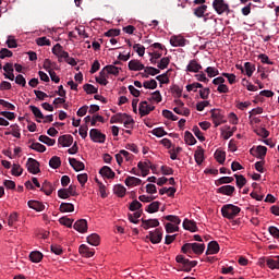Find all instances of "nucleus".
I'll use <instances>...</instances> for the list:
<instances>
[{
    "label": "nucleus",
    "mask_w": 279,
    "mask_h": 279,
    "mask_svg": "<svg viewBox=\"0 0 279 279\" xmlns=\"http://www.w3.org/2000/svg\"><path fill=\"white\" fill-rule=\"evenodd\" d=\"M239 213H241V207L232 204H227L221 207V215L225 219H234Z\"/></svg>",
    "instance_id": "1"
},
{
    "label": "nucleus",
    "mask_w": 279,
    "mask_h": 279,
    "mask_svg": "<svg viewBox=\"0 0 279 279\" xmlns=\"http://www.w3.org/2000/svg\"><path fill=\"white\" fill-rule=\"evenodd\" d=\"M175 260L179 263L181 271L189 272L193 267H197V260L186 259L184 255H178Z\"/></svg>",
    "instance_id": "2"
},
{
    "label": "nucleus",
    "mask_w": 279,
    "mask_h": 279,
    "mask_svg": "<svg viewBox=\"0 0 279 279\" xmlns=\"http://www.w3.org/2000/svg\"><path fill=\"white\" fill-rule=\"evenodd\" d=\"M213 8L215 12L219 15L230 14V4L226 3V0H214Z\"/></svg>",
    "instance_id": "3"
},
{
    "label": "nucleus",
    "mask_w": 279,
    "mask_h": 279,
    "mask_svg": "<svg viewBox=\"0 0 279 279\" xmlns=\"http://www.w3.org/2000/svg\"><path fill=\"white\" fill-rule=\"evenodd\" d=\"M26 168L28 173H33V175L40 173V163L34 158L27 159Z\"/></svg>",
    "instance_id": "4"
},
{
    "label": "nucleus",
    "mask_w": 279,
    "mask_h": 279,
    "mask_svg": "<svg viewBox=\"0 0 279 279\" xmlns=\"http://www.w3.org/2000/svg\"><path fill=\"white\" fill-rule=\"evenodd\" d=\"M213 123L215 128H219L222 123H226V120H223V113H221V110L219 109H211L210 110Z\"/></svg>",
    "instance_id": "5"
},
{
    "label": "nucleus",
    "mask_w": 279,
    "mask_h": 279,
    "mask_svg": "<svg viewBox=\"0 0 279 279\" xmlns=\"http://www.w3.org/2000/svg\"><path fill=\"white\" fill-rule=\"evenodd\" d=\"M251 156L258 158V160H265V156H267V147L266 146H257L250 149Z\"/></svg>",
    "instance_id": "6"
},
{
    "label": "nucleus",
    "mask_w": 279,
    "mask_h": 279,
    "mask_svg": "<svg viewBox=\"0 0 279 279\" xmlns=\"http://www.w3.org/2000/svg\"><path fill=\"white\" fill-rule=\"evenodd\" d=\"M89 138L94 143H106V134L101 133L98 129H92L89 131Z\"/></svg>",
    "instance_id": "7"
},
{
    "label": "nucleus",
    "mask_w": 279,
    "mask_h": 279,
    "mask_svg": "<svg viewBox=\"0 0 279 279\" xmlns=\"http://www.w3.org/2000/svg\"><path fill=\"white\" fill-rule=\"evenodd\" d=\"M146 239H149L154 245L160 243L162 241V229L157 228L155 231H149V235Z\"/></svg>",
    "instance_id": "8"
},
{
    "label": "nucleus",
    "mask_w": 279,
    "mask_h": 279,
    "mask_svg": "<svg viewBox=\"0 0 279 279\" xmlns=\"http://www.w3.org/2000/svg\"><path fill=\"white\" fill-rule=\"evenodd\" d=\"M137 168L142 171L143 178L146 175H149V169H154V166L151 165V161L146 160V161H140L137 163Z\"/></svg>",
    "instance_id": "9"
},
{
    "label": "nucleus",
    "mask_w": 279,
    "mask_h": 279,
    "mask_svg": "<svg viewBox=\"0 0 279 279\" xmlns=\"http://www.w3.org/2000/svg\"><path fill=\"white\" fill-rule=\"evenodd\" d=\"M73 228L76 232L84 234L85 232H88V221H86V219H80L74 223Z\"/></svg>",
    "instance_id": "10"
},
{
    "label": "nucleus",
    "mask_w": 279,
    "mask_h": 279,
    "mask_svg": "<svg viewBox=\"0 0 279 279\" xmlns=\"http://www.w3.org/2000/svg\"><path fill=\"white\" fill-rule=\"evenodd\" d=\"M158 226H160V221H158V219L142 218V228H144V230H149V228H158Z\"/></svg>",
    "instance_id": "11"
},
{
    "label": "nucleus",
    "mask_w": 279,
    "mask_h": 279,
    "mask_svg": "<svg viewBox=\"0 0 279 279\" xmlns=\"http://www.w3.org/2000/svg\"><path fill=\"white\" fill-rule=\"evenodd\" d=\"M78 252L85 258H93V256H95V250H90V247H88L86 244H82L78 247Z\"/></svg>",
    "instance_id": "12"
},
{
    "label": "nucleus",
    "mask_w": 279,
    "mask_h": 279,
    "mask_svg": "<svg viewBox=\"0 0 279 279\" xmlns=\"http://www.w3.org/2000/svg\"><path fill=\"white\" fill-rule=\"evenodd\" d=\"M234 191H236L234 186L223 185L217 190V193H220L221 195H227L228 197H232V195L234 194Z\"/></svg>",
    "instance_id": "13"
},
{
    "label": "nucleus",
    "mask_w": 279,
    "mask_h": 279,
    "mask_svg": "<svg viewBox=\"0 0 279 279\" xmlns=\"http://www.w3.org/2000/svg\"><path fill=\"white\" fill-rule=\"evenodd\" d=\"M170 45L172 47H185L186 46V39L182 36H172L170 38Z\"/></svg>",
    "instance_id": "14"
},
{
    "label": "nucleus",
    "mask_w": 279,
    "mask_h": 279,
    "mask_svg": "<svg viewBox=\"0 0 279 279\" xmlns=\"http://www.w3.org/2000/svg\"><path fill=\"white\" fill-rule=\"evenodd\" d=\"M69 163L74 169V171H84V169H86L84 162L78 161L75 158H69Z\"/></svg>",
    "instance_id": "15"
},
{
    "label": "nucleus",
    "mask_w": 279,
    "mask_h": 279,
    "mask_svg": "<svg viewBox=\"0 0 279 279\" xmlns=\"http://www.w3.org/2000/svg\"><path fill=\"white\" fill-rule=\"evenodd\" d=\"M100 175H102L104 178H108V180H112L114 179V171H112L111 167L108 166H104L100 170H99Z\"/></svg>",
    "instance_id": "16"
},
{
    "label": "nucleus",
    "mask_w": 279,
    "mask_h": 279,
    "mask_svg": "<svg viewBox=\"0 0 279 279\" xmlns=\"http://www.w3.org/2000/svg\"><path fill=\"white\" fill-rule=\"evenodd\" d=\"M58 143L63 147H71L73 145V137L71 135H61L58 138Z\"/></svg>",
    "instance_id": "17"
},
{
    "label": "nucleus",
    "mask_w": 279,
    "mask_h": 279,
    "mask_svg": "<svg viewBox=\"0 0 279 279\" xmlns=\"http://www.w3.org/2000/svg\"><path fill=\"white\" fill-rule=\"evenodd\" d=\"M210 254H219V243L217 241H211L208 243L206 256Z\"/></svg>",
    "instance_id": "18"
},
{
    "label": "nucleus",
    "mask_w": 279,
    "mask_h": 279,
    "mask_svg": "<svg viewBox=\"0 0 279 279\" xmlns=\"http://www.w3.org/2000/svg\"><path fill=\"white\" fill-rule=\"evenodd\" d=\"M266 265L269 269H279V256L266 257Z\"/></svg>",
    "instance_id": "19"
},
{
    "label": "nucleus",
    "mask_w": 279,
    "mask_h": 279,
    "mask_svg": "<svg viewBox=\"0 0 279 279\" xmlns=\"http://www.w3.org/2000/svg\"><path fill=\"white\" fill-rule=\"evenodd\" d=\"M186 71L190 73H199V71H202V65L197 63L196 60H191L186 66Z\"/></svg>",
    "instance_id": "20"
},
{
    "label": "nucleus",
    "mask_w": 279,
    "mask_h": 279,
    "mask_svg": "<svg viewBox=\"0 0 279 279\" xmlns=\"http://www.w3.org/2000/svg\"><path fill=\"white\" fill-rule=\"evenodd\" d=\"M184 230H189L190 232H197V222L194 220L184 219L183 221Z\"/></svg>",
    "instance_id": "21"
},
{
    "label": "nucleus",
    "mask_w": 279,
    "mask_h": 279,
    "mask_svg": "<svg viewBox=\"0 0 279 279\" xmlns=\"http://www.w3.org/2000/svg\"><path fill=\"white\" fill-rule=\"evenodd\" d=\"M27 205L28 207H31L33 210H36L37 213H43V210H45V204L38 201H28Z\"/></svg>",
    "instance_id": "22"
},
{
    "label": "nucleus",
    "mask_w": 279,
    "mask_h": 279,
    "mask_svg": "<svg viewBox=\"0 0 279 279\" xmlns=\"http://www.w3.org/2000/svg\"><path fill=\"white\" fill-rule=\"evenodd\" d=\"M87 243L94 247H97V245L101 243V238L97 233H92L87 236Z\"/></svg>",
    "instance_id": "23"
},
{
    "label": "nucleus",
    "mask_w": 279,
    "mask_h": 279,
    "mask_svg": "<svg viewBox=\"0 0 279 279\" xmlns=\"http://www.w3.org/2000/svg\"><path fill=\"white\" fill-rule=\"evenodd\" d=\"M129 69L130 71H143L145 70V65L138 60H131L129 62Z\"/></svg>",
    "instance_id": "24"
},
{
    "label": "nucleus",
    "mask_w": 279,
    "mask_h": 279,
    "mask_svg": "<svg viewBox=\"0 0 279 279\" xmlns=\"http://www.w3.org/2000/svg\"><path fill=\"white\" fill-rule=\"evenodd\" d=\"M204 250H206V244H201L197 242L192 243V252L197 256H202V254H204Z\"/></svg>",
    "instance_id": "25"
},
{
    "label": "nucleus",
    "mask_w": 279,
    "mask_h": 279,
    "mask_svg": "<svg viewBox=\"0 0 279 279\" xmlns=\"http://www.w3.org/2000/svg\"><path fill=\"white\" fill-rule=\"evenodd\" d=\"M194 158L196 165H202V162H204V148H202V146H198L195 150Z\"/></svg>",
    "instance_id": "26"
},
{
    "label": "nucleus",
    "mask_w": 279,
    "mask_h": 279,
    "mask_svg": "<svg viewBox=\"0 0 279 279\" xmlns=\"http://www.w3.org/2000/svg\"><path fill=\"white\" fill-rule=\"evenodd\" d=\"M143 181L136 177H128L125 180H124V184L126 186H138L141 185Z\"/></svg>",
    "instance_id": "27"
},
{
    "label": "nucleus",
    "mask_w": 279,
    "mask_h": 279,
    "mask_svg": "<svg viewBox=\"0 0 279 279\" xmlns=\"http://www.w3.org/2000/svg\"><path fill=\"white\" fill-rule=\"evenodd\" d=\"M40 191H43V193H45V195H51V193H53L54 189H53V185L51 184V182L44 181V183L41 184Z\"/></svg>",
    "instance_id": "28"
},
{
    "label": "nucleus",
    "mask_w": 279,
    "mask_h": 279,
    "mask_svg": "<svg viewBox=\"0 0 279 279\" xmlns=\"http://www.w3.org/2000/svg\"><path fill=\"white\" fill-rule=\"evenodd\" d=\"M129 221H131V223H140L141 217H143V209L135 211L134 214H129Z\"/></svg>",
    "instance_id": "29"
},
{
    "label": "nucleus",
    "mask_w": 279,
    "mask_h": 279,
    "mask_svg": "<svg viewBox=\"0 0 279 279\" xmlns=\"http://www.w3.org/2000/svg\"><path fill=\"white\" fill-rule=\"evenodd\" d=\"M126 192H128V190L122 184H117L113 186V193L118 197H125Z\"/></svg>",
    "instance_id": "30"
},
{
    "label": "nucleus",
    "mask_w": 279,
    "mask_h": 279,
    "mask_svg": "<svg viewBox=\"0 0 279 279\" xmlns=\"http://www.w3.org/2000/svg\"><path fill=\"white\" fill-rule=\"evenodd\" d=\"M59 210L60 213H73L75 210V205L72 203H61Z\"/></svg>",
    "instance_id": "31"
},
{
    "label": "nucleus",
    "mask_w": 279,
    "mask_h": 279,
    "mask_svg": "<svg viewBox=\"0 0 279 279\" xmlns=\"http://www.w3.org/2000/svg\"><path fill=\"white\" fill-rule=\"evenodd\" d=\"M159 209H160V202L156 201V202L150 203L146 207V213L154 215V213H158Z\"/></svg>",
    "instance_id": "32"
},
{
    "label": "nucleus",
    "mask_w": 279,
    "mask_h": 279,
    "mask_svg": "<svg viewBox=\"0 0 279 279\" xmlns=\"http://www.w3.org/2000/svg\"><path fill=\"white\" fill-rule=\"evenodd\" d=\"M149 105L147 104V100H144L140 104V109H138V112H140V116L141 117H147V114H149Z\"/></svg>",
    "instance_id": "33"
},
{
    "label": "nucleus",
    "mask_w": 279,
    "mask_h": 279,
    "mask_svg": "<svg viewBox=\"0 0 279 279\" xmlns=\"http://www.w3.org/2000/svg\"><path fill=\"white\" fill-rule=\"evenodd\" d=\"M38 141H40V143H44L45 145H48V147H53V145H56V140L47 135H40L38 137Z\"/></svg>",
    "instance_id": "34"
},
{
    "label": "nucleus",
    "mask_w": 279,
    "mask_h": 279,
    "mask_svg": "<svg viewBox=\"0 0 279 279\" xmlns=\"http://www.w3.org/2000/svg\"><path fill=\"white\" fill-rule=\"evenodd\" d=\"M235 183L238 189H243L247 184V179L242 174H234Z\"/></svg>",
    "instance_id": "35"
},
{
    "label": "nucleus",
    "mask_w": 279,
    "mask_h": 279,
    "mask_svg": "<svg viewBox=\"0 0 279 279\" xmlns=\"http://www.w3.org/2000/svg\"><path fill=\"white\" fill-rule=\"evenodd\" d=\"M43 254L39 251H33L29 254V260L32 263H40L43 260Z\"/></svg>",
    "instance_id": "36"
},
{
    "label": "nucleus",
    "mask_w": 279,
    "mask_h": 279,
    "mask_svg": "<svg viewBox=\"0 0 279 279\" xmlns=\"http://www.w3.org/2000/svg\"><path fill=\"white\" fill-rule=\"evenodd\" d=\"M184 141L186 145H195L197 143V140H195V136H193V133H191L190 131H185Z\"/></svg>",
    "instance_id": "37"
},
{
    "label": "nucleus",
    "mask_w": 279,
    "mask_h": 279,
    "mask_svg": "<svg viewBox=\"0 0 279 279\" xmlns=\"http://www.w3.org/2000/svg\"><path fill=\"white\" fill-rule=\"evenodd\" d=\"M61 165H62V160H60V157L58 156H53L49 160V167H51V169H60Z\"/></svg>",
    "instance_id": "38"
},
{
    "label": "nucleus",
    "mask_w": 279,
    "mask_h": 279,
    "mask_svg": "<svg viewBox=\"0 0 279 279\" xmlns=\"http://www.w3.org/2000/svg\"><path fill=\"white\" fill-rule=\"evenodd\" d=\"M244 69L247 77H252V75H254V72L256 71V65H254L252 62H245Z\"/></svg>",
    "instance_id": "39"
},
{
    "label": "nucleus",
    "mask_w": 279,
    "mask_h": 279,
    "mask_svg": "<svg viewBox=\"0 0 279 279\" xmlns=\"http://www.w3.org/2000/svg\"><path fill=\"white\" fill-rule=\"evenodd\" d=\"M29 148L38 151L39 154H45V151H47V147L38 142L33 143Z\"/></svg>",
    "instance_id": "40"
},
{
    "label": "nucleus",
    "mask_w": 279,
    "mask_h": 279,
    "mask_svg": "<svg viewBox=\"0 0 279 279\" xmlns=\"http://www.w3.org/2000/svg\"><path fill=\"white\" fill-rule=\"evenodd\" d=\"M83 89L87 95H97V93L99 92V89L95 87L93 84L83 85Z\"/></svg>",
    "instance_id": "41"
},
{
    "label": "nucleus",
    "mask_w": 279,
    "mask_h": 279,
    "mask_svg": "<svg viewBox=\"0 0 279 279\" xmlns=\"http://www.w3.org/2000/svg\"><path fill=\"white\" fill-rule=\"evenodd\" d=\"M215 159L219 165H223V162H226V151L217 149L215 151Z\"/></svg>",
    "instance_id": "42"
},
{
    "label": "nucleus",
    "mask_w": 279,
    "mask_h": 279,
    "mask_svg": "<svg viewBox=\"0 0 279 279\" xmlns=\"http://www.w3.org/2000/svg\"><path fill=\"white\" fill-rule=\"evenodd\" d=\"M208 10V5L203 4L194 10V14L197 16V19L204 17V14H206V11Z\"/></svg>",
    "instance_id": "43"
},
{
    "label": "nucleus",
    "mask_w": 279,
    "mask_h": 279,
    "mask_svg": "<svg viewBox=\"0 0 279 279\" xmlns=\"http://www.w3.org/2000/svg\"><path fill=\"white\" fill-rule=\"evenodd\" d=\"M173 112H175V114H181L182 117H190L191 109L182 108V107H174Z\"/></svg>",
    "instance_id": "44"
},
{
    "label": "nucleus",
    "mask_w": 279,
    "mask_h": 279,
    "mask_svg": "<svg viewBox=\"0 0 279 279\" xmlns=\"http://www.w3.org/2000/svg\"><path fill=\"white\" fill-rule=\"evenodd\" d=\"M128 117V113H117L110 119V123H123V120Z\"/></svg>",
    "instance_id": "45"
},
{
    "label": "nucleus",
    "mask_w": 279,
    "mask_h": 279,
    "mask_svg": "<svg viewBox=\"0 0 279 279\" xmlns=\"http://www.w3.org/2000/svg\"><path fill=\"white\" fill-rule=\"evenodd\" d=\"M144 88H148L150 90H156L158 88V82L156 80L151 78L150 81H145L143 83Z\"/></svg>",
    "instance_id": "46"
},
{
    "label": "nucleus",
    "mask_w": 279,
    "mask_h": 279,
    "mask_svg": "<svg viewBox=\"0 0 279 279\" xmlns=\"http://www.w3.org/2000/svg\"><path fill=\"white\" fill-rule=\"evenodd\" d=\"M234 182V178L232 177H221L216 181L217 186H221V184H232Z\"/></svg>",
    "instance_id": "47"
},
{
    "label": "nucleus",
    "mask_w": 279,
    "mask_h": 279,
    "mask_svg": "<svg viewBox=\"0 0 279 279\" xmlns=\"http://www.w3.org/2000/svg\"><path fill=\"white\" fill-rule=\"evenodd\" d=\"M29 110H32L34 117H36V119H45V114H43V111H40V109L34 105L29 106Z\"/></svg>",
    "instance_id": "48"
},
{
    "label": "nucleus",
    "mask_w": 279,
    "mask_h": 279,
    "mask_svg": "<svg viewBox=\"0 0 279 279\" xmlns=\"http://www.w3.org/2000/svg\"><path fill=\"white\" fill-rule=\"evenodd\" d=\"M73 219L63 216L59 219V223H61V226H65L66 228H73Z\"/></svg>",
    "instance_id": "49"
},
{
    "label": "nucleus",
    "mask_w": 279,
    "mask_h": 279,
    "mask_svg": "<svg viewBox=\"0 0 279 279\" xmlns=\"http://www.w3.org/2000/svg\"><path fill=\"white\" fill-rule=\"evenodd\" d=\"M12 132H5V136L12 134L15 138H21V129H19L17 124L11 125Z\"/></svg>",
    "instance_id": "50"
},
{
    "label": "nucleus",
    "mask_w": 279,
    "mask_h": 279,
    "mask_svg": "<svg viewBox=\"0 0 279 279\" xmlns=\"http://www.w3.org/2000/svg\"><path fill=\"white\" fill-rule=\"evenodd\" d=\"M141 208H143V204H141V202H138L137 199L133 201L129 206V210H131L132 213L141 210Z\"/></svg>",
    "instance_id": "51"
},
{
    "label": "nucleus",
    "mask_w": 279,
    "mask_h": 279,
    "mask_svg": "<svg viewBox=\"0 0 279 279\" xmlns=\"http://www.w3.org/2000/svg\"><path fill=\"white\" fill-rule=\"evenodd\" d=\"M36 44L39 47H51V40H49L47 37H39L36 39Z\"/></svg>",
    "instance_id": "52"
},
{
    "label": "nucleus",
    "mask_w": 279,
    "mask_h": 279,
    "mask_svg": "<svg viewBox=\"0 0 279 279\" xmlns=\"http://www.w3.org/2000/svg\"><path fill=\"white\" fill-rule=\"evenodd\" d=\"M166 221H170V223H174V226H180L182 223V220L178 216L168 215L165 216Z\"/></svg>",
    "instance_id": "53"
},
{
    "label": "nucleus",
    "mask_w": 279,
    "mask_h": 279,
    "mask_svg": "<svg viewBox=\"0 0 279 279\" xmlns=\"http://www.w3.org/2000/svg\"><path fill=\"white\" fill-rule=\"evenodd\" d=\"M169 62H171V60L168 57H163V58H161V60L159 61L157 66L161 71H165V69H167V66H169Z\"/></svg>",
    "instance_id": "54"
},
{
    "label": "nucleus",
    "mask_w": 279,
    "mask_h": 279,
    "mask_svg": "<svg viewBox=\"0 0 279 279\" xmlns=\"http://www.w3.org/2000/svg\"><path fill=\"white\" fill-rule=\"evenodd\" d=\"M151 134L158 138H162V136H167V131L163 128H156L151 131Z\"/></svg>",
    "instance_id": "55"
},
{
    "label": "nucleus",
    "mask_w": 279,
    "mask_h": 279,
    "mask_svg": "<svg viewBox=\"0 0 279 279\" xmlns=\"http://www.w3.org/2000/svg\"><path fill=\"white\" fill-rule=\"evenodd\" d=\"M180 230V227L178 225H173L171 222L166 223V232L168 234H172V232H178Z\"/></svg>",
    "instance_id": "56"
},
{
    "label": "nucleus",
    "mask_w": 279,
    "mask_h": 279,
    "mask_svg": "<svg viewBox=\"0 0 279 279\" xmlns=\"http://www.w3.org/2000/svg\"><path fill=\"white\" fill-rule=\"evenodd\" d=\"M7 46L9 47V49H16V47H19V44L16 43V39L14 38V36L10 35L8 37Z\"/></svg>",
    "instance_id": "57"
},
{
    "label": "nucleus",
    "mask_w": 279,
    "mask_h": 279,
    "mask_svg": "<svg viewBox=\"0 0 279 279\" xmlns=\"http://www.w3.org/2000/svg\"><path fill=\"white\" fill-rule=\"evenodd\" d=\"M11 172H12V175H15L16 178H19L20 175H23V168H21V165L14 163Z\"/></svg>",
    "instance_id": "58"
},
{
    "label": "nucleus",
    "mask_w": 279,
    "mask_h": 279,
    "mask_svg": "<svg viewBox=\"0 0 279 279\" xmlns=\"http://www.w3.org/2000/svg\"><path fill=\"white\" fill-rule=\"evenodd\" d=\"M205 73H207L208 77H217V75H219V70H217V68L214 66H208L205 70Z\"/></svg>",
    "instance_id": "59"
},
{
    "label": "nucleus",
    "mask_w": 279,
    "mask_h": 279,
    "mask_svg": "<svg viewBox=\"0 0 279 279\" xmlns=\"http://www.w3.org/2000/svg\"><path fill=\"white\" fill-rule=\"evenodd\" d=\"M150 56V64H156L157 60L162 58V53L158 51L149 52Z\"/></svg>",
    "instance_id": "60"
},
{
    "label": "nucleus",
    "mask_w": 279,
    "mask_h": 279,
    "mask_svg": "<svg viewBox=\"0 0 279 279\" xmlns=\"http://www.w3.org/2000/svg\"><path fill=\"white\" fill-rule=\"evenodd\" d=\"M105 69H107L109 75H119V71L121 70V68L114 65H106Z\"/></svg>",
    "instance_id": "61"
},
{
    "label": "nucleus",
    "mask_w": 279,
    "mask_h": 279,
    "mask_svg": "<svg viewBox=\"0 0 279 279\" xmlns=\"http://www.w3.org/2000/svg\"><path fill=\"white\" fill-rule=\"evenodd\" d=\"M134 51H136V53L143 58V56H145V46L141 45V44H135L133 46Z\"/></svg>",
    "instance_id": "62"
},
{
    "label": "nucleus",
    "mask_w": 279,
    "mask_h": 279,
    "mask_svg": "<svg viewBox=\"0 0 279 279\" xmlns=\"http://www.w3.org/2000/svg\"><path fill=\"white\" fill-rule=\"evenodd\" d=\"M144 73H148V75H158L160 73L159 69H156L154 66H146L144 68Z\"/></svg>",
    "instance_id": "63"
},
{
    "label": "nucleus",
    "mask_w": 279,
    "mask_h": 279,
    "mask_svg": "<svg viewBox=\"0 0 279 279\" xmlns=\"http://www.w3.org/2000/svg\"><path fill=\"white\" fill-rule=\"evenodd\" d=\"M268 232L271 234V236H274V239H279V229L277 227H269Z\"/></svg>",
    "instance_id": "64"
}]
</instances>
